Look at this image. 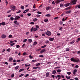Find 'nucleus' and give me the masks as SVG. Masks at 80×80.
Wrapping results in <instances>:
<instances>
[{"label": "nucleus", "instance_id": "2eb2a0df", "mask_svg": "<svg viewBox=\"0 0 80 80\" xmlns=\"http://www.w3.org/2000/svg\"><path fill=\"white\" fill-rule=\"evenodd\" d=\"M28 41L29 43H32V40L31 39H28Z\"/></svg>", "mask_w": 80, "mask_h": 80}, {"label": "nucleus", "instance_id": "393cba45", "mask_svg": "<svg viewBox=\"0 0 80 80\" xmlns=\"http://www.w3.org/2000/svg\"><path fill=\"white\" fill-rule=\"evenodd\" d=\"M21 8L22 10H24V6H21Z\"/></svg>", "mask_w": 80, "mask_h": 80}, {"label": "nucleus", "instance_id": "864d4df0", "mask_svg": "<svg viewBox=\"0 0 80 80\" xmlns=\"http://www.w3.org/2000/svg\"><path fill=\"white\" fill-rule=\"evenodd\" d=\"M14 73L12 74L11 75V77H12V78L13 77H14Z\"/></svg>", "mask_w": 80, "mask_h": 80}, {"label": "nucleus", "instance_id": "4c0bfd02", "mask_svg": "<svg viewBox=\"0 0 80 80\" xmlns=\"http://www.w3.org/2000/svg\"><path fill=\"white\" fill-rule=\"evenodd\" d=\"M59 30H62V29H63V28H62V27H60L59 28Z\"/></svg>", "mask_w": 80, "mask_h": 80}, {"label": "nucleus", "instance_id": "aec40b11", "mask_svg": "<svg viewBox=\"0 0 80 80\" xmlns=\"http://www.w3.org/2000/svg\"><path fill=\"white\" fill-rule=\"evenodd\" d=\"M56 73V71L54 70L52 72V74H55Z\"/></svg>", "mask_w": 80, "mask_h": 80}, {"label": "nucleus", "instance_id": "9d476101", "mask_svg": "<svg viewBox=\"0 0 80 80\" xmlns=\"http://www.w3.org/2000/svg\"><path fill=\"white\" fill-rule=\"evenodd\" d=\"M70 4V3H66L65 4L64 6L66 7H68V6H69Z\"/></svg>", "mask_w": 80, "mask_h": 80}, {"label": "nucleus", "instance_id": "37998d69", "mask_svg": "<svg viewBox=\"0 0 80 80\" xmlns=\"http://www.w3.org/2000/svg\"><path fill=\"white\" fill-rule=\"evenodd\" d=\"M10 19L12 21L14 20V18L13 17L10 18Z\"/></svg>", "mask_w": 80, "mask_h": 80}, {"label": "nucleus", "instance_id": "6ab92c4d", "mask_svg": "<svg viewBox=\"0 0 80 80\" xmlns=\"http://www.w3.org/2000/svg\"><path fill=\"white\" fill-rule=\"evenodd\" d=\"M51 16V15L48 14H46L45 15L46 17H50Z\"/></svg>", "mask_w": 80, "mask_h": 80}, {"label": "nucleus", "instance_id": "4d7b16f0", "mask_svg": "<svg viewBox=\"0 0 80 80\" xmlns=\"http://www.w3.org/2000/svg\"><path fill=\"white\" fill-rule=\"evenodd\" d=\"M22 55H27V53H26L25 52H24L23 53Z\"/></svg>", "mask_w": 80, "mask_h": 80}, {"label": "nucleus", "instance_id": "473e14b6", "mask_svg": "<svg viewBox=\"0 0 80 80\" xmlns=\"http://www.w3.org/2000/svg\"><path fill=\"white\" fill-rule=\"evenodd\" d=\"M37 68H38V67H33V69H37Z\"/></svg>", "mask_w": 80, "mask_h": 80}, {"label": "nucleus", "instance_id": "dca6fc26", "mask_svg": "<svg viewBox=\"0 0 80 80\" xmlns=\"http://www.w3.org/2000/svg\"><path fill=\"white\" fill-rule=\"evenodd\" d=\"M50 8V7L49 6H48L46 8V10H49Z\"/></svg>", "mask_w": 80, "mask_h": 80}, {"label": "nucleus", "instance_id": "9b49d317", "mask_svg": "<svg viewBox=\"0 0 80 80\" xmlns=\"http://www.w3.org/2000/svg\"><path fill=\"white\" fill-rule=\"evenodd\" d=\"M2 38H6V35L5 34H2L1 36Z\"/></svg>", "mask_w": 80, "mask_h": 80}, {"label": "nucleus", "instance_id": "c756f323", "mask_svg": "<svg viewBox=\"0 0 80 80\" xmlns=\"http://www.w3.org/2000/svg\"><path fill=\"white\" fill-rule=\"evenodd\" d=\"M67 73L68 75H71V74H72V73H71V72H67Z\"/></svg>", "mask_w": 80, "mask_h": 80}, {"label": "nucleus", "instance_id": "c9c22d12", "mask_svg": "<svg viewBox=\"0 0 80 80\" xmlns=\"http://www.w3.org/2000/svg\"><path fill=\"white\" fill-rule=\"evenodd\" d=\"M63 7V4H60V7Z\"/></svg>", "mask_w": 80, "mask_h": 80}, {"label": "nucleus", "instance_id": "bb28decb", "mask_svg": "<svg viewBox=\"0 0 80 80\" xmlns=\"http://www.w3.org/2000/svg\"><path fill=\"white\" fill-rule=\"evenodd\" d=\"M24 70V69L22 68L21 69H20L19 71V72H22V71H23Z\"/></svg>", "mask_w": 80, "mask_h": 80}, {"label": "nucleus", "instance_id": "7c9ffc66", "mask_svg": "<svg viewBox=\"0 0 80 80\" xmlns=\"http://www.w3.org/2000/svg\"><path fill=\"white\" fill-rule=\"evenodd\" d=\"M23 75H24V74H21L19 76V77H22V76H23Z\"/></svg>", "mask_w": 80, "mask_h": 80}, {"label": "nucleus", "instance_id": "2f4dec72", "mask_svg": "<svg viewBox=\"0 0 80 80\" xmlns=\"http://www.w3.org/2000/svg\"><path fill=\"white\" fill-rule=\"evenodd\" d=\"M44 21L45 22H48V19H46L44 20Z\"/></svg>", "mask_w": 80, "mask_h": 80}, {"label": "nucleus", "instance_id": "a19ab883", "mask_svg": "<svg viewBox=\"0 0 80 80\" xmlns=\"http://www.w3.org/2000/svg\"><path fill=\"white\" fill-rule=\"evenodd\" d=\"M37 13H38V14H42V12L38 11L37 12Z\"/></svg>", "mask_w": 80, "mask_h": 80}, {"label": "nucleus", "instance_id": "4be33fe9", "mask_svg": "<svg viewBox=\"0 0 80 80\" xmlns=\"http://www.w3.org/2000/svg\"><path fill=\"white\" fill-rule=\"evenodd\" d=\"M19 68V66H16L15 67V70H18V69Z\"/></svg>", "mask_w": 80, "mask_h": 80}, {"label": "nucleus", "instance_id": "13d9d810", "mask_svg": "<svg viewBox=\"0 0 80 80\" xmlns=\"http://www.w3.org/2000/svg\"><path fill=\"white\" fill-rule=\"evenodd\" d=\"M5 3L6 5H8V1H7V0H6Z\"/></svg>", "mask_w": 80, "mask_h": 80}, {"label": "nucleus", "instance_id": "0eeeda50", "mask_svg": "<svg viewBox=\"0 0 80 80\" xmlns=\"http://www.w3.org/2000/svg\"><path fill=\"white\" fill-rule=\"evenodd\" d=\"M20 18V16H17L15 17V18H14V20H17Z\"/></svg>", "mask_w": 80, "mask_h": 80}, {"label": "nucleus", "instance_id": "f3484780", "mask_svg": "<svg viewBox=\"0 0 80 80\" xmlns=\"http://www.w3.org/2000/svg\"><path fill=\"white\" fill-rule=\"evenodd\" d=\"M71 10L68 11L66 12V13H71Z\"/></svg>", "mask_w": 80, "mask_h": 80}, {"label": "nucleus", "instance_id": "09e8293b", "mask_svg": "<svg viewBox=\"0 0 80 80\" xmlns=\"http://www.w3.org/2000/svg\"><path fill=\"white\" fill-rule=\"evenodd\" d=\"M12 37V35H9L8 36L9 38H11V37Z\"/></svg>", "mask_w": 80, "mask_h": 80}, {"label": "nucleus", "instance_id": "680f3d73", "mask_svg": "<svg viewBox=\"0 0 80 80\" xmlns=\"http://www.w3.org/2000/svg\"><path fill=\"white\" fill-rule=\"evenodd\" d=\"M17 62H21V61H20V60H17Z\"/></svg>", "mask_w": 80, "mask_h": 80}, {"label": "nucleus", "instance_id": "a211bd4d", "mask_svg": "<svg viewBox=\"0 0 80 80\" xmlns=\"http://www.w3.org/2000/svg\"><path fill=\"white\" fill-rule=\"evenodd\" d=\"M75 42V40H74L72 42H70V43L71 44H72L73 43H74V42Z\"/></svg>", "mask_w": 80, "mask_h": 80}, {"label": "nucleus", "instance_id": "20e7f679", "mask_svg": "<svg viewBox=\"0 0 80 80\" xmlns=\"http://www.w3.org/2000/svg\"><path fill=\"white\" fill-rule=\"evenodd\" d=\"M58 78H65V76L64 75H63L62 74L58 75Z\"/></svg>", "mask_w": 80, "mask_h": 80}, {"label": "nucleus", "instance_id": "f704fd0d", "mask_svg": "<svg viewBox=\"0 0 80 80\" xmlns=\"http://www.w3.org/2000/svg\"><path fill=\"white\" fill-rule=\"evenodd\" d=\"M27 39H25L23 41V43H25V42H27Z\"/></svg>", "mask_w": 80, "mask_h": 80}, {"label": "nucleus", "instance_id": "58836bf2", "mask_svg": "<svg viewBox=\"0 0 80 80\" xmlns=\"http://www.w3.org/2000/svg\"><path fill=\"white\" fill-rule=\"evenodd\" d=\"M70 7H68V8H66L65 9V10H68V9H70Z\"/></svg>", "mask_w": 80, "mask_h": 80}, {"label": "nucleus", "instance_id": "f03ea898", "mask_svg": "<svg viewBox=\"0 0 80 80\" xmlns=\"http://www.w3.org/2000/svg\"><path fill=\"white\" fill-rule=\"evenodd\" d=\"M45 34L48 36H50V35H52V32H51L48 30L46 32H45Z\"/></svg>", "mask_w": 80, "mask_h": 80}, {"label": "nucleus", "instance_id": "338daca9", "mask_svg": "<svg viewBox=\"0 0 80 80\" xmlns=\"http://www.w3.org/2000/svg\"><path fill=\"white\" fill-rule=\"evenodd\" d=\"M29 34V32H27L26 33V35H28V34Z\"/></svg>", "mask_w": 80, "mask_h": 80}, {"label": "nucleus", "instance_id": "cd10ccee", "mask_svg": "<svg viewBox=\"0 0 80 80\" xmlns=\"http://www.w3.org/2000/svg\"><path fill=\"white\" fill-rule=\"evenodd\" d=\"M47 47V45H44L43 46H42L41 47V48H45V47Z\"/></svg>", "mask_w": 80, "mask_h": 80}, {"label": "nucleus", "instance_id": "8fccbe9b", "mask_svg": "<svg viewBox=\"0 0 80 80\" xmlns=\"http://www.w3.org/2000/svg\"><path fill=\"white\" fill-rule=\"evenodd\" d=\"M7 52H10V48H9L7 50Z\"/></svg>", "mask_w": 80, "mask_h": 80}, {"label": "nucleus", "instance_id": "39448f33", "mask_svg": "<svg viewBox=\"0 0 80 80\" xmlns=\"http://www.w3.org/2000/svg\"><path fill=\"white\" fill-rule=\"evenodd\" d=\"M77 0H73L72 1V3H73L72 5H75V4H76L77 3Z\"/></svg>", "mask_w": 80, "mask_h": 80}, {"label": "nucleus", "instance_id": "6e6d98bb", "mask_svg": "<svg viewBox=\"0 0 80 80\" xmlns=\"http://www.w3.org/2000/svg\"><path fill=\"white\" fill-rule=\"evenodd\" d=\"M15 45V43H12V44H11L10 45L11 46H13V45Z\"/></svg>", "mask_w": 80, "mask_h": 80}, {"label": "nucleus", "instance_id": "79ce46f5", "mask_svg": "<svg viewBox=\"0 0 80 80\" xmlns=\"http://www.w3.org/2000/svg\"><path fill=\"white\" fill-rule=\"evenodd\" d=\"M79 67L78 66V65H77L75 66V68H78V67Z\"/></svg>", "mask_w": 80, "mask_h": 80}, {"label": "nucleus", "instance_id": "a878e982", "mask_svg": "<svg viewBox=\"0 0 80 80\" xmlns=\"http://www.w3.org/2000/svg\"><path fill=\"white\" fill-rule=\"evenodd\" d=\"M2 25H3V26H4L5 25V24H6V23L5 22H2Z\"/></svg>", "mask_w": 80, "mask_h": 80}, {"label": "nucleus", "instance_id": "0e129e2a", "mask_svg": "<svg viewBox=\"0 0 80 80\" xmlns=\"http://www.w3.org/2000/svg\"><path fill=\"white\" fill-rule=\"evenodd\" d=\"M57 35H58V36L60 35V33H57Z\"/></svg>", "mask_w": 80, "mask_h": 80}, {"label": "nucleus", "instance_id": "7ed1b4c3", "mask_svg": "<svg viewBox=\"0 0 80 80\" xmlns=\"http://www.w3.org/2000/svg\"><path fill=\"white\" fill-rule=\"evenodd\" d=\"M37 30H38V29H37V28H33V27H32V28L31 29V32H33V31H34V32H35L36 31H37Z\"/></svg>", "mask_w": 80, "mask_h": 80}, {"label": "nucleus", "instance_id": "412c9836", "mask_svg": "<svg viewBox=\"0 0 80 80\" xmlns=\"http://www.w3.org/2000/svg\"><path fill=\"white\" fill-rule=\"evenodd\" d=\"M57 72H62L61 69H58L57 70Z\"/></svg>", "mask_w": 80, "mask_h": 80}, {"label": "nucleus", "instance_id": "5fc2aeb1", "mask_svg": "<svg viewBox=\"0 0 80 80\" xmlns=\"http://www.w3.org/2000/svg\"><path fill=\"white\" fill-rule=\"evenodd\" d=\"M34 44V45H36V44H37V42L35 41L33 43Z\"/></svg>", "mask_w": 80, "mask_h": 80}, {"label": "nucleus", "instance_id": "5701e85b", "mask_svg": "<svg viewBox=\"0 0 80 80\" xmlns=\"http://www.w3.org/2000/svg\"><path fill=\"white\" fill-rule=\"evenodd\" d=\"M9 61H12V60H13V58H12V57L9 58Z\"/></svg>", "mask_w": 80, "mask_h": 80}, {"label": "nucleus", "instance_id": "a18cd8bd", "mask_svg": "<svg viewBox=\"0 0 80 80\" xmlns=\"http://www.w3.org/2000/svg\"><path fill=\"white\" fill-rule=\"evenodd\" d=\"M59 24L60 25H62V24H63V22L62 21H60L59 22Z\"/></svg>", "mask_w": 80, "mask_h": 80}, {"label": "nucleus", "instance_id": "e2e57ef3", "mask_svg": "<svg viewBox=\"0 0 80 80\" xmlns=\"http://www.w3.org/2000/svg\"><path fill=\"white\" fill-rule=\"evenodd\" d=\"M51 77H52L53 78H55V75H52L51 76Z\"/></svg>", "mask_w": 80, "mask_h": 80}, {"label": "nucleus", "instance_id": "4468645a", "mask_svg": "<svg viewBox=\"0 0 80 80\" xmlns=\"http://www.w3.org/2000/svg\"><path fill=\"white\" fill-rule=\"evenodd\" d=\"M54 40V38H51L49 39V40L51 41V42H52Z\"/></svg>", "mask_w": 80, "mask_h": 80}, {"label": "nucleus", "instance_id": "603ef678", "mask_svg": "<svg viewBox=\"0 0 80 80\" xmlns=\"http://www.w3.org/2000/svg\"><path fill=\"white\" fill-rule=\"evenodd\" d=\"M10 43H9V44H10L11 43H13L14 42V41H10Z\"/></svg>", "mask_w": 80, "mask_h": 80}, {"label": "nucleus", "instance_id": "ddd939ff", "mask_svg": "<svg viewBox=\"0 0 80 80\" xmlns=\"http://www.w3.org/2000/svg\"><path fill=\"white\" fill-rule=\"evenodd\" d=\"M49 75H50V73L49 72H48L46 73V77H48V76H49Z\"/></svg>", "mask_w": 80, "mask_h": 80}, {"label": "nucleus", "instance_id": "49530a36", "mask_svg": "<svg viewBox=\"0 0 80 80\" xmlns=\"http://www.w3.org/2000/svg\"><path fill=\"white\" fill-rule=\"evenodd\" d=\"M60 68V67H55L54 68H55V69H57V68H58V69H59Z\"/></svg>", "mask_w": 80, "mask_h": 80}, {"label": "nucleus", "instance_id": "3c124183", "mask_svg": "<svg viewBox=\"0 0 80 80\" xmlns=\"http://www.w3.org/2000/svg\"><path fill=\"white\" fill-rule=\"evenodd\" d=\"M69 50H70V49L69 48H66V51H69Z\"/></svg>", "mask_w": 80, "mask_h": 80}, {"label": "nucleus", "instance_id": "6e6552de", "mask_svg": "<svg viewBox=\"0 0 80 80\" xmlns=\"http://www.w3.org/2000/svg\"><path fill=\"white\" fill-rule=\"evenodd\" d=\"M60 2V0H55V2L56 4H58Z\"/></svg>", "mask_w": 80, "mask_h": 80}, {"label": "nucleus", "instance_id": "69168bd1", "mask_svg": "<svg viewBox=\"0 0 80 80\" xmlns=\"http://www.w3.org/2000/svg\"><path fill=\"white\" fill-rule=\"evenodd\" d=\"M31 13H28L27 14V15H28V16H31Z\"/></svg>", "mask_w": 80, "mask_h": 80}, {"label": "nucleus", "instance_id": "ea45409f", "mask_svg": "<svg viewBox=\"0 0 80 80\" xmlns=\"http://www.w3.org/2000/svg\"><path fill=\"white\" fill-rule=\"evenodd\" d=\"M36 27L37 28H39V26L38 25H36Z\"/></svg>", "mask_w": 80, "mask_h": 80}, {"label": "nucleus", "instance_id": "052dcab7", "mask_svg": "<svg viewBox=\"0 0 80 80\" xmlns=\"http://www.w3.org/2000/svg\"><path fill=\"white\" fill-rule=\"evenodd\" d=\"M33 8H35V4H34L33 5Z\"/></svg>", "mask_w": 80, "mask_h": 80}, {"label": "nucleus", "instance_id": "e433bc0d", "mask_svg": "<svg viewBox=\"0 0 80 80\" xmlns=\"http://www.w3.org/2000/svg\"><path fill=\"white\" fill-rule=\"evenodd\" d=\"M38 65H40V63H38L36 65V67H38Z\"/></svg>", "mask_w": 80, "mask_h": 80}, {"label": "nucleus", "instance_id": "f257e3e1", "mask_svg": "<svg viewBox=\"0 0 80 80\" xmlns=\"http://www.w3.org/2000/svg\"><path fill=\"white\" fill-rule=\"evenodd\" d=\"M70 60L72 62H79V59H74V58H71Z\"/></svg>", "mask_w": 80, "mask_h": 80}, {"label": "nucleus", "instance_id": "1a4fd4ad", "mask_svg": "<svg viewBox=\"0 0 80 80\" xmlns=\"http://www.w3.org/2000/svg\"><path fill=\"white\" fill-rule=\"evenodd\" d=\"M13 23L15 24H16V25H19V23H18V22H17V20L14 21V22Z\"/></svg>", "mask_w": 80, "mask_h": 80}, {"label": "nucleus", "instance_id": "bf43d9fd", "mask_svg": "<svg viewBox=\"0 0 80 80\" xmlns=\"http://www.w3.org/2000/svg\"><path fill=\"white\" fill-rule=\"evenodd\" d=\"M80 51H78L77 52V54L78 55L79 54H80Z\"/></svg>", "mask_w": 80, "mask_h": 80}, {"label": "nucleus", "instance_id": "774afa93", "mask_svg": "<svg viewBox=\"0 0 80 80\" xmlns=\"http://www.w3.org/2000/svg\"><path fill=\"white\" fill-rule=\"evenodd\" d=\"M41 15H39V14H37V15H36V16L37 17H40Z\"/></svg>", "mask_w": 80, "mask_h": 80}, {"label": "nucleus", "instance_id": "c85d7f7f", "mask_svg": "<svg viewBox=\"0 0 80 80\" xmlns=\"http://www.w3.org/2000/svg\"><path fill=\"white\" fill-rule=\"evenodd\" d=\"M38 19L37 18H35L33 19V22H36Z\"/></svg>", "mask_w": 80, "mask_h": 80}, {"label": "nucleus", "instance_id": "b1692460", "mask_svg": "<svg viewBox=\"0 0 80 80\" xmlns=\"http://www.w3.org/2000/svg\"><path fill=\"white\" fill-rule=\"evenodd\" d=\"M33 56H32V55H30L29 56V58L30 59H32V58H33Z\"/></svg>", "mask_w": 80, "mask_h": 80}, {"label": "nucleus", "instance_id": "f8f14e48", "mask_svg": "<svg viewBox=\"0 0 80 80\" xmlns=\"http://www.w3.org/2000/svg\"><path fill=\"white\" fill-rule=\"evenodd\" d=\"M46 51V50L45 49H43L42 50H41L40 51V53H43L44 52H45Z\"/></svg>", "mask_w": 80, "mask_h": 80}, {"label": "nucleus", "instance_id": "c03bdc74", "mask_svg": "<svg viewBox=\"0 0 80 80\" xmlns=\"http://www.w3.org/2000/svg\"><path fill=\"white\" fill-rule=\"evenodd\" d=\"M49 43V41H45V43Z\"/></svg>", "mask_w": 80, "mask_h": 80}, {"label": "nucleus", "instance_id": "de8ad7c7", "mask_svg": "<svg viewBox=\"0 0 80 80\" xmlns=\"http://www.w3.org/2000/svg\"><path fill=\"white\" fill-rule=\"evenodd\" d=\"M19 47H20V45H16V48H19Z\"/></svg>", "mask_w": 80, "mask_h": 80}, {"label": "nucleus", "instance_id": "423d86ee", "mask_svg": "<svg viewBox=\"0 0 80 80\" xmlns=\"http://www.w3.org/2000/svg\"><path fill=\"white\" fill-rule=\"evenodd\" d=\"M77 72V69H74L72 72V73L74 75H76V72Z\"/></svg>", "mask_w": 80, "mask_h": 80}, {"label": "nucleus", "instance_id": "72a5a7b5", "mask_svg": "<svg viewBox=\"0 0 80 80\" xmlns=\"http://www.w3.org/2000/svg\"><path fill=\"white\" fill-rule=\"evenodd\" d=\"M39 57H41V58H42V57H43V56L42 55H40Z\"/></svg>", "mask_w": 80, "mask_h": 80}]
</instances>
